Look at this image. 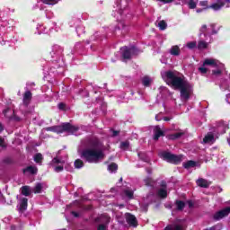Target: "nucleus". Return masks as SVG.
Wrapping results in <instances>:
<instances>
[{
  "instance_id": "f257e3e1",
  "label": "nucleus",
  "mask_w": 230,
  "mask_h": 230,
  "mask_svg": "<svg viewBox=\"0 0 230 230\" xmlns=\"http://www.w3.org/2000/svg\"><path fill=\"white\" fill-rule=\"evenodd\" d=\"M162 78L168 85H172L174 89H180L181 100L185 102L190 100V96L193 93V86L184 78L183 75L175 71H167L162 73Z\"/></svg>"
},
{
  "instance_id": "f03ea898",
  "label": "nucleus",
  "mask_w": 230,
  "mask_h": 230,
  "mask_svg": "<svg viewBox=\"0 0 230 230\" xmlns=\"http://www.w3.org/2000/svg\"><path fill=\"white\" fill-rule=\"evenodd\" d=\"M87 146H88L82 153V157H84L87 163L95 164L102 161L103 157H105L103 144H102L98 138H90L87 141Z\"/></svg>"
},
{
  "instance_id": "7ed1b4c3",
  "label": "nucleus",
  "mask_w": 230,
  "mask_h": 230,
  "mask_svg": "<svg viewBox=\"0 0 230 230\" xmlns=\"http://www.w3.org/2000/svg\"><path fill=\"white\" fill-rule=\"evenodd\" d=\"M229 128V124L224 122V120L217 122L210 132H208L203 138L204 145H213L218 138L219 134H226V131Z\"/></svg>"
},
{
  "instance_id": "20e7f679",
  "label": "nucleus",
  "mask_w": 230,
  "mask_h": 230,
  "mask_svg": "<svg viewBox=\"0 0 230 230\" xmlns=\"http://www.w3.org/2000/svg\"><path fill=\"white\" fill-rule=\"evenodd\" d=\"M47 132H56V134H72L74 136H80L82 134V128L74 126L71 123H63L61 126H53L46 128Z\"/></svg>"
},
{
  "instance_id": "39448f33",
  "label": "nucleus",
  "mask_w": 230,
  "mask_h": 230,
  "mask_svg": "<svg viewBox=\"0 0 230 230\" xmlns=\"http://www.w3.org/2000/svg\"><path fill=\"white\" fill-rule=\"evenodd\" d=\"M203 66L213 67L214 70H212V75L214 76H220L223 71L226 69V66L224 65V63L213 58H205L203 61Z\"/></svg>"
},
{
  "instance_id": "423d86ee",
  "label": "nucleus",
  "mask_w": 230,
  "mask_h": 230,
  "mask_svg": "<svg viewBox=\"0 0 230 230\" xmlns=\"http://www.w3.org/2000/svg\"><path fill=\"white\" fill-rule=\"evenodd\" d=\"M217 2L212 4L211 5H208V0L200 1L199 6H204V10H208L211 8L215 12H218V10H222L224 6H226V4H229L230 0H216Z\"/></svg>"
},
{
  "instance_id": "0eeeda50",
  "label": "nucleus",
  "mask_w": 230,
  "mask_h": 230,
  "mask_svg": "<svg viewBox=\"0 0 230 230\" xmlns=\"http://www.w3.org/2000/svg\"><path fill=\"white\" fill-rule=\"evenodd\" d=\"M160 157L167 163H172L173 164H179L182 161V155H175L168 152L160 153Z\"/></svg>"
},
{
  "instance_id": "6e6552de",
  "label": "nucleus",
  "mask_w": 230,
  "mask_h": 230,
  "mask_svg": "<svg viewBox=\"0 0 230 230\" xmlns=\"http://www.w3.org/2000/svg\"><path fill=\"white\" fill-rule=\"evenodd\" d=\"M120 53H121V57L122 58H124V60H128L130 58H132V57L137 55V53H139V50L132 46V47H123L120 49Z\"/></svg>"
},
{
  "instance_id": "1a4fd4ad",
  "label": "nucleus",
  "mask_w": 230,
  "mask_h": 230,
  "mask_svg": "<svg viewBox=\"0 0 230 230\" xmlns=\"http://www.w3.org/2000/svg\"><path fill=\"white\" fill-rule=\"evenodd\" d=\"M199 39L200 40L198 42V49H208L209 44L212 42L211 36L208 34H200Z\"/></svg>"
},
{
  "instance_id": "9d476101",
  "label": "nucleus",
  "mask_w": 230,
  "mask_h": 230,
  "mask_svg": "<svg viewBox=\"0 0 230 230\" xmlns=\"http://www.w3.org/2000/svg\"><path fill=\"white\" fill-rule=\"evenodd\" d=\"M51 164L54 168V171L58 173L62 172V170H64V164H66V160H62L58 156H57L52 160Z\"/></svg>"
},
{
  "instance_id": "9b49d317",
  "label": "nucleus",
  "mask_w": 230,
  "mask_h": 230,
  "mask_svg": "<svg viewBox=\"0 0 230 230\" xmlns=\"http://www.w3.org/2000/svg\"><path fill=\"white\" fill-rule=\"evenodd\" d=\"M96 222H102V224L99 225L97 230H105L107 229V224L111 222V217L107 215H102L99 218L96 219Z\"/></svg>"
},
{
  "instance_id": "f8f14e48",
  "label": "nucleus",
  "mask_w": 230,
  "mask_h": 230,
  "mask_svg": "<svg viewBox=\"0 0 230 230\" xmlns=\"http://www.w3.org/2000/svg\"><path fill=\"white\" fill-rule=\"evenodd\" d=\"M230 213V208L226 207L217 212H216L213 216L214 220H222L225 217H227Z\"/></svg>"
},
{
  "instance_id": "ddd939ff",
  "label": "nucleus",
  "mask_w": 230,
  "mask_h": 230,
  "mask_svg": "<svg viewBox=\"0 0 230 230\" xmlns=\"http://www.w3.org/2000/svg\"><path fill=\"white\" fill-rule=\"evenodd\" d=\"M125 217L128 226H131L132 227H137V218H136V216L130 213H126Z\"/></svg>"
},
{
  "instance_id": "4468645a",
  "label": "nucleus",
  "mask_w": 230,
  "mask_h": 230,
  "mask_svg": "<svg viewBox=\"0 0 230 230\" xmlns=\"http://www.w3.org/2000/svg\"><path fill=\"white\" fill-rule=\"evenodd\" d=\"M157 196L160 199H166V197H168V190H166L165 181H162L161 188L157 190Z\"/></svg>"
},
{
  "instance_id": "2eb2a0df",
  "label": "nucleus",
  "mask_w": 230,
  "mask_h": 230,
  "mask_svg": "<svg viewBox=\"0 0 230 230\" xmlns=\"http://www.w3.org/2000/svg\"><path fill=\"white\" fill-rule=\"evenodd\" d=\"M164 230H186V228L184 226V223L180 222L166 226Z\"/></svg>"
},
{
  "instance_id": "dca6fc26",
  "label": "nucleus",
  "mask_w": 230,
  "mask_h": 230,
  "mask_svg": "<svg viewBox=\"0 0 230 230\" xmlns=\"http://www.w3.org/2000/svg\"><path fill=\"white\" fill-rule=\"evenodd\" d=\"M19 200H20V203L18 206L19 211H21V212L26 211V209L28 208V199L22 198Z\"/></svg>"
},
{
  "instance_id": "f3484780",
  "label": "nucleus",
  "mask_w": 230,
  "mask_h": 230,
  "mask_svg": "<svg viewBox=\"0 0 230 230\" xmlns=\"http://www.w3.org/2000/svg\"><path fill=\"white\" fill-rule=\"evenodd\" d=\"M4 115L9 119H16L17 121H19V119L15 118V111H13V110L10 108H7L4 111Z\"/></svg>"
},
{
  "instance_id": "a211bd4d",
  "label": "nucleus",
  "mask_w": 230,
  "mask_h": 230,
  "mask_svg": "<svg viewBox=\"0 0 230 230\" xmlns=\"http://www.w3.org/2000/svg\"><path fill=\"white\" fill-rule=\"evenodd\" d=\"M196 182L200 188H209L211 186V181H208V180L202 178L198 179Z\"/></svg>"
},
{
  "instance_id": "6ab92c4d",
  "label": "nucleus",
  "mask_w": 230,
  "mask_h": 230,
  "mask_svg": "<svg viewBox=\"0 0 230 230\" xmlns=\"http://www.w3.org/2000/svg\"><path fill=\"white\" fill-rule=\"evenodd\" d=\"M154 132H155V136H154L155 141H157V139H159L162 136H164V132L161 130V128L159 126L155 127Z\"/></svg>"
},
{
  "instance_id": "aec40b11",
  "label": "nucleus",
  "mask_w": 230,
  "mask_h": 230,
  "mask_svg": "<svg viewBox=\"0 0 230 230\" xmlns=\"http://www.w3.org/2000/svg\"><path fill=\"white\" fill-rule=\"evenodd\" d=\"M31 102V92L27 91L23 95V103L24 105H28Z\"/></svg>"
},
{
  "instance_id": "412c9836",
  "label": "nucleus",
  "mask_w": 230,
  "mask_h": 230,
  "mask_svg": "<svg viewBox=\"0 0 230 230\" xmlns=\"http://www.w3.org/2000/svg\"><path fill=\"white\" fill-rule=\"evenodd\" d=\"M170 53L174 57H179V55H181V49L177 45L172 46L170 49Z\"/></svg>"
},
{
  "instance_id": "4be33fe9",
  "label": "nucleus",
  "mask_w": 230,
  "mask_h": 230,
  "mask_svg": "<svg viewBox=\"0 0 230 230\" xmlns=\"http://www.w3.org/2000/svg\"><path fill=\"white\" fill-rule=\"evenodd\" d=\"M6 33V29L4 26L0 27V46H4L5 44L4 35Z\"/></svg>"
},
{
  "instance_id": "5701e85b",
  "label": "nucleus",
  "mask_w": 230,
  "mask_h": 230,
  "mask_svg": "<svg viewBox=\"0 0 230 230\" xmlns=\"http://www.w3.org/2000/svg\"><path fill=\"white\" fill-rule=\"evenodd\" d=\"M43 190H44V183H37L33 188L32 191L33 193H42Z\"/></svg>"
},
{
  "instance_id": "b1692460",
  "label": "nucleus",
  "mask_w": 230,
  "mask_h": 230,
  "mask_svg": "<svg viewBox=\"0 0 230 230\" xmlns=\"http://www.w3.org/2000/svg\"><path fill=\"white\" fill-rule=\"evenodd\" d=\"M182 134H184V133H182L181 131H178L177 133L168 135L167 138L173 141L175 139H179V137H181V136H182Z\"/></svg>"
},
{
  "instance_id": "393cba45",
  "label": "nucleus",
  "mask_w": 230,
  "mask_h": 230,
  "mask_svg": "<svg viewBox=\"0 0 230 230\" xmlns=\"http://www.w3.org/2000/svg\"><path fill=\"white\" fill-rule=\"evenodd\" d=\"M37 167L35 166H29L23 170V173H31L32 175H35L37 173Z\"/></svg>"
},
{
  "instance_id": "a878e982",
  "label": "nucleus",
  "mask_w": 230,
  "mask_h": 230,
  "mask_svg": "<svg viewBox=\"0 0 230 230\" xmlns=\"http://www.w3.org/2000/svg\"><path fill=\"white\" fill-rule=\"evenodd\" d=\"M115 30H124V33H127L128 31V26L125 22H119Z\"/></svg>"
},
{
  "instance_id": "bb28decb",
  "label": "nucleus",
  "mask_w": 230,
  "mask_h": 230,
  "mask_svg": "<svg viewBox=\"0 0 230 230\" xmlns=\"http://www.w3.org/2000/svg\"><path fill=\"white\" fill-rule=\"evenodd\" d=\"M60 53H61L60 47H58L57 45L52 47V51L50 52L52 58H55V56H53V55L58 56V55H60Z\"/></svg>"
},
{
  "instance_id": "cd10ccee",
  "label": "nucleus",
  "mask_w": 230,
  "mask_h": 230,
  "mask_svg": "<svg viewBox=\"0 0 230 230\" xmlns=\"http://www.w3.org/2000/svg\"><path fill=\"white\" fill-rule=\"evenodd\" d=\"M22 194L25 197H30V195H31V189L28 186H23L22 188Z\"/></svg>"
},
{
  "instance_id": "c85d7f7f",
  "label": "nucleus",
  "mask_w": 230,
  "mask_h": 230,
  "mask_svg": "<svg viewBox=\"0 0 230 230\" xmlns=\"http://www.w3.org/2000/svg\"><path fill=\"white\" fill-rule=\"evenodd\" d=\"M197 166V163L195 161H188L183 164V168L189 170V168H195Z\"/></svg>"
},
{
  "instance_id": "c756f323",
  "label": "nucleus",
  "mask_w": 230,
  "mask_h": 230,
  "mask_svg": "<svg viewBox=\"0 0 230 230\" xmlns=\"http://www.w3.org/2000/svg\"><path fill=\"white\" fill-rule=\"evenodd\" d=\"M142 84L145 87H148L150 85V84H152V78H150L148 76H144L142 78Z\"/></svg>"
},
{
  "instance_id": "7c9ffc66",
  "label": "nucleus",
  "mask_w": 230,
  "mask_h": 230,
  "mask_svg": "<svg viewBox=\"0 0 230 230\" xmlns=\"http://www.w3.org/2000/svg\"><path fill=\"white\" fill-rule=\"evenodd\" d=\"M157 26L159 27V30H161V31H164V30H166V28H168V24L166 23V22L164 20L158 22Z\"/></svg>"
},
{
  "instance_id": "2f4dec72",
  "label": "nucleus",
  "mask_w": 230,
  "mask_h": 230,
  "mask_svg": "<svg viewBox=\"0 0 230 230\" xmlns=\"http://www.w3.org/2000/svg\"><path fill=\"white\" fill-rule=\"evenodd\" d=\"M197 3H198V0H196V1L195 0H189L187 2V4H188V6L190 10H195V8H197Z\"/></svg>"
},
{
  "instance_id": "473e14b6",
  "label": "nucleus",
  "mask_w": 230,
  "mask_h": 230,
  "mask_svg": "<svg viewBox=\"0 0 230 230\" xmlns=\"http://www.w3.org/2000/svg\"><path fill=\"white\" fill-rule=\"evenodd\" d=\"M116 4V10H118V13H119V15H123V6L121 5V0H117Z\"/></svg>"
},
{
  "instance_id": "72a5a7b5",
  "label": "nucleus",
  "mask_w": 230,
  "mask_h": 230,
  "mask_svg": "<svg viewBox=\"0 0 230 230\" xmlns=\"http://www.w3.org/2000/svg\"><path fill=\"white\" fill-rule=\"evenodd\" d=\"M146 186H151V187H154L155 186V181L154 180H152V178H146L145 181H144Z\"/></svg>"
},
{
  "instance_id": "f704fd0d",
  "label": "nucleus",
  "mask_w": 230,
  "mask_h": 230,
  "mask_svg": "<svg viewBox=\"0 0 230 230\" xmlns=\"http://www.w3.org/2000/svg\"><path fill=\"white\" fill-rule=\"evenodd\" d=\"M124 194L126 195V197H128V199H133L134 198V190H132L130 189L125 190Z\"/></svg>"
},
{
  "instance_id": "c9c22d12",
  "label": "nucleus",
  "mask_w": 230,
  "mask_h": 230,
  "mask_svg": "<svg viewBox=\"0 0 230 230\" xmlns=\"http://www.w3.org/2000/svg\"><path fill=\"white\" fill-rule=\"evenodd\" d=\"M41 1V3H44V4H57L58 2H60V0H40Z\"/></svg>"
},
{
  "instance_id": "e433bc0d",
  "label": "nucleus",
  "mask_w": 230,
  "mask_h": 230,
  "mask_svg": "<svg viewBox=\"0 0 230 230\" xmlns=\"http://www.w3.org/2000/svg\"><path fill=\"white\" fill-rule=\"evenodd\" d=\"M37 31H38L39 35H40L42 33H46V27H44V25H42V24H39L37 26Z\"/></svg>"
},
{
  "instance_id": "4c0bfd02",
  "label": "nucleus",
  "mask_w": 230,
  "mask_h": 230,
  "mask_svg": "<svg viewBox=\"0 0 230 230\" xmlns=\"http://www.w3.org/2000/svg\"><path fill=\"white\" fill-rule=\"evenodd\" d=\"M184 206H186V204L183 201H176V208L178 211H182V209H184Z\"/></svg>"
},
{
  "instance_id": "58836bf2",
  "label": "nucleus",
  "mask_w": 230,
  "mask_h": 230,
  "mask_svg": "<svg viewBox=\"0 0 230 230\" xmlns=\"http://www.w3.org/2000/svg\"><path fill=\"white\" fill-rule=\"evenodd\" d=\"M108 170L109 172H111V173H114V172H116V170H118V164H111L108 166Z\"/></svg>"
},
{
  "instance_id": "ea45409f",
  "label": "nucleus",
  "mask_w": 230,
  "mask_h": 230,
  "mask_svg": "<svg viewBox=\"0 0 230 230\" xmlns=\"http://www.w3.org/2000/svg\"><path fill=\"white\" fill-rule=\"evenodd\" d=\"M128 146H130V143H128V141L120 143V150H128Z\"/></svg>"
},
{
  "instance_id": "a19ab883",
  "label": "nucleus",
  "mask_w": 230,
  "mask_h": 230,
  "mask_svg": "<svg viewBox=\"0 0 230 230\" xmlns=\"http://www.w3.org/2000/svg\"><path fill=\"white\" fill-rule=\"evenodd\" d=\"M211 35H217L218 33V29H217V24H210Z\"/></svg>"
},
{
  "instance_id": "79ce46f5",
  "label": "nucleus",
  "mask_w": 230,
  "mask_h": 230,
  "mask_svg": "<svg viewBox=\"0 0 230 230\" xmlns=\"http://www.w3.org/2000/svg\"><path fill=\"white\" fill-rule=\"evenodd\" d=\"M75 167L78 168V169L83 168L84 167V162L80 159L75 160Z\"/></svg>"
},
{
  "instance_id": "37998d69",
  "label": "nucleus",
  "mask_w": 230,
  "mask_h": 230,
  "mask_svg": "<svg viewBox=\"0 0 230 230\" xmlns=\"http://www.w3.org/2000/svg\"><path fill=\"white\" fill-rule=\"evenodd\" d=\"M186 48L189 49H194V48H197V42L196 41H190L186 44Z\"/></svg>"
},
{
  "instance_id": "c03bdc74",
  "label": "nucleus",
  "mask_w": 230,
  "mask_h": 230,
  "mask_svg": "<svg viewBox=\"0 0 230 230\" xmlns=\"http://www.w3.org/2000/svg\"><path fill=\"white\" fill-rule=\"evenodd\" d=\"M199 71L201 73V75H206V73H208V66H204L203 63L202 66L199 67Z\"/></svg>"
},
{
  "instance_id": "a18cd8bd",
  "label": "nucleus",
  "mask_w": 230,
  "mask_h": 230,
  "mask_svg": "<svg viewBox=\"0 0 230 230\" xmlns=\"http://www.w3.org/2000/svg\"><path fill=\"white\" fill-rule=\"evenodd\" d=\"M35 163H40L42 161V155L40 153L34 156Z\"/></svg>"
},
{
  "instance_id": "49530a36",
  "label": "nucleus",
  "mask_w": 230,
  "mask_h": 230,
  "mask_svg": "<svg viewBox=\"0 0 230 230\" xmlns=\"http://www.w3.org/2000/svg\"><path fill=\"white\" fill-rule=\"evenodd\" d=\"M159 91H160L162 96H164V94H168V89H166V87H164V86H161L159 88Z\"/></svg>"
},
{
  "instance_id": "de8ad7c7",
  "label": "nucleus",
  "mask_w": 230,
  "mask_h": 230,
  "mask_svg": "<svg viewBox=\"0 0 230 230\" xmlns=\"http://www.w3.org/2000/svg\"><path fill=\"white\" fill-rule=\"evenodd\" d=\"M200 35H206V31H208V26L207 25H202L201 28L199 29Z\"/></svg>"
},
{
  "instance_id": "09e8293b",
  "label": "nucleus",
  "mask_w": 230,
  "mask_h": 230,
  "mask_svg": "<svg viewBox=\"0 0 230 230\" xmlns=\"http://www.w3.org/2000/svg\"><path fill=\"white\" fill-rule=\"evenodd\" d=\"M229 85H230L229 82L225 81L221 84L220 87L221 89H229Z\"/></svg>"
},
{
  "instance_id": "8fccbe9b",
  "label": "nucleus",
  "mask_w": 230,
  "mask_h": 230,
  "mask_svg": "<svg viewBox=\"0 0 230 230\" xmlns=\"http://www.w3.org/2000/svg\"><path fill=\"white\" fill-rule=\"evenodd\" d=\"M0 146H2V148H6V143H4V138L0 137Z\"/></svg>"
},
{
  "instance_id": "3c124183",
  "label": "nucleus",
  "mask_w": 230,
  "mask_h": 230,
  "mask_svg": "<svg viewBox=\"0 0 230 230\" xmlns=\"http://www.w3.org/2000/svg\"><path fill=\"white\" fill-rule=\"evenodd\" d=\"M209 230H222V225H216L212 226Z\"/></svg>"
},
{
  "instance_id": "603ef678",
  "label": "nucleus",
  "mask_w": 230,
  "mask_h": 230,
  "mask_svg": "<svg viewBox=\"0 0 230 230\" xmlns=\"http://www.w3.org/2000/svg\"><path fill=\"white\" fill-rule=\"evenodd\" d=\"M160 3H164V4H168L170 3H173L175 0H158Z\"/></svg>"
},
{
  "instance_id": "864d4df0",
  "label": "nucleus",
  "mask_w": 230,
  "mask_h": 230,
  "mask_svg": "<svg viewBox=\"0 0 230 230\" xmlns=\"http://www.w3.org/2000/svg\"><path fill=\"white\" fill-rule=\"evenodd\" d=\"M10 220H12V217L10 216L4 218V224H10Z\"/></svg>"
},
{
  "instance_id": "5fc2aeb1",
  "label": "nucleus",
  "mask_w": 230,
  "mask_h": 230,
  "mask_svg": "<svg viewBox=\"0 0 230 230\" xmlns=\"http://www.w3.org/2000/svg\"><path fill=\"white\" fill-rule=\"evenodd\" d=\"M58 109H59L60 111H64V110L66 109V104H64L63 102H60V103L58 104Z\"/></svg>"
},
{
  "instance_id": "6e6d98bb",
  "label": "nucleus",
  "mask_w": 230,
  "mask_h": 230,
  "mask_svg": "<svg viewBox=\"0 0 230 230\" xmlns=\"http://www.w3.org/2000/svg\"><path fill=\"white\" fill-rule=\"evenodd\" d=\"M187 204H188L189 208H193V201L189 200V201H187Z\"/></svg>"
},
{
  "instance_id": "4d7b16f0",
  "label": "nucleus",
  "mask_w": 230,
  "mask_h": 230,
  "mask_svg": "<svg viewBox=\"0 0 230 230\" xmlns=\"http://www.w3.org/2000/svg\"><path fill=\"white\" fill-rule=\"evenodd\" d=\"M155 119H156V121H161V119H163L161 118V114L156 115V116H155Z\"/></svg>"
},
{
  "instance_id": "13d9d810",
  "label": "nucleus",
  "mask_w": 230,
  "mask_h": 230,
  "mask_svg": "<svg viewBox=\"0 0 230 230\" xmlns=\"http://www.w3.org/2000/svg\"><path fill=\"white\" fill-rule=\"evenodd\" d=\"M11 229H12V230H22V228H21V227H16V226H12Z\"/></svg>"
},
{
  "instance_id": "bf43d9fd",
  "label": "nucleus",
  "mask_w": 230,
  "mask_h": 230,
  "mask_svg": "<svg viewBox=\"0 0 230 230\" xmlns=\"http://www.w3.org/2000/svg\"><path fill=\"white\" fill-rule=\"evenodd\" d=\"M72 215H73L74 217H75V218L78 217H80V215H79L78 213L75 212V211L72 212Z\"/></svg>"
},
{
  "instance_id": "052dcab7",
  "label": "nucleus",
  "mask_w": 230,
  "mask_h": 230,
  "mask_svg": "<svg viewBox=\"0 0 230 230\" xmlns=\"http://www.w3.org/2000/svg\"><path fill=\"white\" fill-rule=\"evenodd\" d=\"M226 102L230 104V93L226 95Z\"/></svg>"
},
{
  "instance_id": "680f3d73",
  "label": "nucleus",
  "mask_w": 230,
  "mask_h": 230,
  "mask_svg": "<svg viewBox=\"0 0 230 230\" xmlns=\"http://www.w3.org/2000/svg\"><path fill=\"white\" fill-rule=\"evenodd\" d=\"M141 155H143V154L142 153H138V157L140 159H142L143 161H146V159L143 158Z\"/></svg>"
},
{
  "instance_id": "e2e57ef3",
  "label": "nucleus",
  "mask_w": 230,
  "mask_h": 230,
  "mask_svg": "<svg viewBox=\"0 0 230 230\" xmlns=\"http://www.w3.org/2000/svg\"><path fill=\"white\" fill-rule=\"evenodd\" d=\"M170 119H172V118H170V117H164V121H170Z\"/></svg>"
},
{
  "instance_id": "0e129e2a",
  "label": "nucleus",
  "mask_w": 230,
  "mask_h": 230,
  "mask_svg": "<svg viewBox=\"0 0 230 230\" xmlns=\"http://www.w3.org/2000/svg\"><path fill=\"white\" fill-rule=\"evenodd\" d=\"M196 12H197V13H200L203 12V9H198Z\"/></svg>"
},
{
  "instance_id": "69168bd1",
  "label": "nucleus",
  "mask_w": 230,
  "mask_h": 230,
  "mask_svg": "<svg viewBox=\"0 0 230 230\" xmlns=\"http://www.w3.org/2000/svg\"><path fill=\"white\" fill-rule=\"evenodd\" d=\"M118 135V131H113L112 136H117Z\"/></svg>"
},
{
  "instance_id": "338daca9",
  "label": "nucleus",
  "mask_w": 230,
  "mask_h": 230,
  "mask_svg": "<svg viewBox=\"0 0 230 230\" xmlns=\"http://www.w3.org/2000/svg\"><path fill=\"white\" fill-rule=\"evenodd\" d=\"M0 132H3V125L0 124Z\"/></svg>"
},
{
  "instance_id": "774afa93",
  "label": "nucleus",
  "mask_w": 230,
  "mask_h": 230,
  "mask_svg": "<svg viewBox=\"0 0 230 230\" xmlns=\"http://www.w3.org/2000/svg\"><path fill=\"white\" fill-rule=\"evenodd\" d=\"M152 198V195L147 196L146 199L149 200Z\"/></svg>"
}]
</instances>
